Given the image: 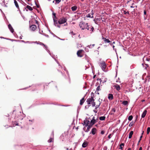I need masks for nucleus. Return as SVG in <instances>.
Listing matches in <instances>:
<instances>
[{"mask_svg": "<svg viewBox=\"0 0 150 150\" xmlns=\"http://www.w3.org/2000/svg\"><path fill=\"white\" fill-rule=\"evenodd\" d=\"M102 39L104 41L105 43H110V42H111L109 39L105 38H103Z\"/></svg>", "mask_w": 150, "mask_h": 150, "instance_id": "2eb2a0df", "label": "nucleus"}, {"mask_svg": "<svg viewBox=\"0 0 150 150\" xmlns=\"http://www.w3.org/2000/svg\"><path fill=\"white\" fill-rule=\"evenodd\" d=\"M67 18L64 17H62L60 18L58 21L59 24H62L65 23L64 25V26H67L68 23L67 22Z\"/></svg>", "mask_w": 150, "mask_h": 150, "instance_id": "f257e3e1", "label": "nucleus"}, {"mask_svg": "<svg viewBox=\"0 0 150 150\" xmlns=\"http://www.w3.org/2000/svg\"><path fill=\"white\" fill-rule=\"evenodd\" d=\"M77 8V7L76 6H72L71 8V9L72 11H74L76 10Z\"/></svg>", "mask_w": 150, "mask_h": 150, "instance_id": "a878e982", "label": "nucleus"}, {"mask_svg": "<svg viewBox=\"0 0 150 150\" xmlns=\"http://www.w3.org/2000/svg\"><path fill=\"white\" fill-rule=\"evenodd\" d=\"M142 137H143V136H141L140 137L139 140V141H138V143L137 144V145H139V143L140 142V141L142 140Z\"/></svg>", "mask_w": 150, "mask_h": 150, "instance_id": "58836bf2", "label": "nucleus"}, {"mask_svg": "<svg viewBox=\"0 0 150 150\" xmlns=\"http://www.w3.org/2000/svg\"><path fill=\"white\" fill-rule=\"evenodd\" d=\"M124 146V143H121L120 145V148H119V149H121V150H122L123 148L122 147V146Z\"/></svg>", "mask_w": 150, "mask_h": 150, "instance_id": "2f4dec72", "label": "nucleus"}, {"mask_svg": "<svg viewBox=\"0 0 150 150\" xmlns=\"http://www.w3.org/2000/svg\"><path fill=\"white\" fill-rule=\"evenodd\" d=\"M86 102L88 105L91 104L93 107H94L96 105L95 102H94V99L92 96L87 99Z\"/></svg>", "mask_w": 150, "mask_h": 150, "instance_id": "f03ea898", "label": "nucleus"}, {"mask_svg": "<svg viewBox=\"0 0 150 150\" xmlns=\"http://www.w3.org/2000/svg\"><path fill=\"white\" fill-rule=\"evenodd\" d=\"M139 150H142V148L141 147H140L139 149Z\"/></svg>", "mask_w": 150, "mask_h": 150, "instance_id": "6e6d98bb", "label": "nucleus"}, {"mask_svg": "<svg viewBox=\"0 0 150 150\" xmlns=\"http://www.w3.org/2000/svg\"><path fill=\"white\" fill-rule=\"evenodd\" d=\"M97 129L95 128H93L91 130V133H92L93 135H94L96 134V131Z\"/></svg>", "mask_w": 150, "mask_h": 150, "instance_id": "ddd939ff", "label": "nucleus"}, {"mask_svg": "<svg viewBox=\"0 0 150 150\" xmlns=\"http://www.w3.org/2000/svg\"><path fill=\"white\" fill-rule=\"evenodd\" d=\"M146 11L145 10L144 11V14L145 15L146 14Z\"/></svg>", "mask_w": 150, "mask_h": 150, "instance_id": "3c124183", "label": "nucleus"}, {"mask_svg": "<svg viewBox=\"0 0 150 150\" xmlns=\"http://www.w3.org/2000/svg\"><path fill=\"white\" fill-rule=\"evenodd\" d=\"M94 112L95 113H97V111H96V110H94Z\"/></svg>", "mask_w": 150, "mask_h": 150, "instance_id": "680f3d73", "label": "nucleus"}, {"mask_svg": "<svg viewBox=\"0 0 150 150\" xmlns=\"http://www.w3.org/2000/svg\"><path fill=\"white\" fill-rule=\"evenodd\" d=\"M96 122V120L94 119V117H93V118L92 119V120H91V121L90 122V123L89 124V125H90L92 126Z\"/></svg>", "mask_w": 150, "mask_h": 150, "instance_id": "9b49d317", "label": "nucleus"}, {"mask_svg": "<svg viewBox=\"0 0 150 150\" xmlns=\"http://www.w3.org/2000/svg\"><path fill=\"white\" fill-rule=\"evenodd\" d=\"M42 33H41L40 31L39 33H40L41 34H42L43 35H45V34H44V33H43V31L42 30Z\"/></svg>", "mask_w": 150, "mask_h": 150, "instance_id": "09e8293b", "label": "nucleus"}, {"mask_svg": "<svg viewBox=\"0 0 150 150\" xmlns=\"http://www.w3.org/2000/svg\"><path fill=\"white\" fill-rule=\"evenodd\" d=\"M133 118V116L132 115H131L129 116L128 118V119L129 121L131 120Z\"/></svg>", "mask_w": 150, "mask_h": 150, "instance_id": "e433bc0d", "label": "nucleus"}, {"mask_svg": "<svg viewBox=\"0 0 150 150\" xmlns=\"http://www.w3.org/2000/svg\"><path fill=\"white\" fill-rule=\"evenodd\" d=\"M123 13L125 14H127L128 15H129V12L128 11H125V10H123Z\"/></svg>", "mask_w": 150, "mask_h": 150, "instance_id": "c9c22d12", "label": "nucleus"}, {"mask_svg": "<svg viewBox=\"0 0 150 150\" xmlns=\"http://www.w3.org/2000/svg\"><path fill=\"white\" fill-rule=\"evenodd\" d=\"M86 17L87 18H93V16H91V14L90 13L88 14L87 15H86Z\"/></svg>", "mask_w": 150, "mask_h": 150, "instance_id": "473e14b6", "label": "nucleus"}, {"mask_svg": "<svg viewBox=\"0 0 150 150\" xmlns=\"http://www.w3.org/2000/svg\"><path fill=\"white\" fill-rule=\"evenodd\" d=\"M106 0H102V1L103 2H105Z\"/></svg>", "mask_w": 150, "mask_h": 150, "instance_id": "338daca9", "label": "nucleus"}, {"mask_svg": "<svg viewBox=\"0 0 150 150\" xmlns=\"http://www.w3.org/2000/svg\"><path fill=\"white\" fill-rule=\"evenodd\" d=\"M146 60L148 61H149L150 60V58H146Z\"/></svg>", "mask_w": 150, "mask_h": 150, "instance_id": "5fc2aeb1", "label": "nucleus"}, {"mask_svg": "<svg viewBox=\"0 0 150 150\" xmlns=\"http://www.w3.org/2000/svg\"><path fill=\"white\" fill-rule=\"evenodd\" d=\"M90 123V121L88 119H86L83 121V123H82L83 125H85L86 127Z\"/></svg>", "mask_w": 150, "mask_h": 150, "instance_id": "0eeeda50", "label": "nucleus"}, {"mask_svg": "<svg viewBox=\"0 0 150 150\" xmlns=\"http://www.w3.org/2000/svg\"><path fill=\"white\" fill-rule=\"evenodd\" d=\"M134 122L133 121H132V122H131L129 124V126L131 127L134 125Z\"/></svg>", "mask_w": 150, "mask_h": 150, "instance_id": "4c0bfd02", "label": "nucleus"}, {"mask_svg": "<svg viewBox=\"0 0 150 150\" xmlns=\"http://www.w3.org/2000/svg\"><path fill=\"white\" fill-rule=\"evenodd\" d=\"M35 23H36V24H38V21H37L36 20H35Z\"/></svg>", "mask_w": 150, "mask_h": 150, "instance_id": "4d7b16f0", "label": "nucleus"}, {"mask_svg": "<svg viewBox=\"0 0 150 150\" xmlns=\"http://www.w3.org/2000/svg\"><path fill=\"white\" fill-rule=\"evenodd\" d=\"M87 126V129L85 131V132H88L90 130V129L92 127V126L89 124V125Z\"/></svg>", "mask_w": 150, "mask_h": 150, "instance_id": "412c9836", "label": "nucleus"}, {"mask_svg": "<svg viewBox=\"0 0 150 150\" xmlns=\"http://www.w3.org/2000/svg\"><path fill=\"white\" fill-rule=\"evenodd\" d=\"M97 81H100V83H101V82L102 83H104L107 80V79L106 78H102L101 79H97Z\"/></svg>", "mask_w": 150, "mask_h": 150, "instance_id": "1a4fd4ad", "label": "nucleus"}, {"mask_svg": "<svg viewBox=\"0 0 150 150\" xmlns=\"http://www.w3.org/2000/svg\"><path fill=\"white\" fill-rule=\"evenodd\" d=\"M105 133V131L103 130L101 131L100 132V133L102 134H103Z\"/></svg>", "mask_w": 150, "mask_h": 150, "instance_id": "c03bdc74", "label": "nucleus"}, {"mask_svg": "<svg viewBox=\"0 0 150 150\" xmlns=\"http://www.w3.org/2000/svg\"><path fill=\"white\" fill-rule=\"evenodd\" d=\"M105 117L103 116H101L99 117V120H105Z\"/></svg>", "mask_w": 150, "mask_h": 150, "instance_id": "c756f323", "label": "nucleus"}, {"mask_svg": "<svg viewBox=\"0 0 150 150\" xmlns=\"http://www.w3.org/2000/svg\"><path fill=\"white\" fill-rule=\"evenodd\" d=\"M86 29L88 30L90 32V33H92L93 32L94 28L92 26L88 25V27H87Z\"/></svg>", "mask_w": 150, "mask_h": 150, "instance_id": "6e6552de", "label": "nucleus"}, {"mask_svg": "<svg viewBox=\"0 0 150 150\" xmlns=\"http://www.w3.org/2000/svg\"><path fill=\"white\" fill-rule=\"evenodd\" d=\"M147 110H145L143 112L142 115V117L144 118L145 116H146V113H147Z\"/></svg>", "mask_w": 150, "mask_h": 150, "instance_id": "a211bd4d", "label": "nucleus"}, {"mask_svg": "<svg viewBox=\"0 0 150 150\" xmlns=\"http://www.w3.org/2000/svg\"><path fill=\"white\" fill-rule=\"evenodd\" d=\"M96 76V75H95L93 76V78L94 79V78H95V77Z\"/></svg>", "mask_w": 150, "mask_h": 150, "instance_id": "69168bd1", "label": "nucleus"}, {"mask_svg": "<svg viewBox=\"0 0 150 150\" xmlns=\"http://www.w3.org/2000/svg\"><path fill=\"white\" fill-rule=\"evenodd\" d=\"M54 0L56 1V3H57V4H59L61 1V0Z\"/></svg>", "mask_w": 150, "mask_h": 150, "instance_id": "37998d69", "label": "nucleus"}, {"mask_svg": "<svg viewBox=\"0 0 150 150\" xmlns=\"http://www.w3.org/2000/svg\"><path fill=\"white\" fill-rule=\"evenodd\" d=\"M37 28L36 26L34 25H33L30 26V30L33 31H35L36 29Z\"/></svg>", "mask_w": 150, "mask_h": 150, "instance_id": "9d476101", "label": "nucleus"}, {"mask_svg": "<svg viewBox=\"0 0 150 150\" xmlns=\"http://www.w3.org/2000/svg\"><path fill=\"white\" fill-rule=\"evenodd\" d=\"M37 43L38 44H39L40 45L43 46L45 47V48L46 49L47 48V47L46 45H45L43 43H42L41 42H40L39 43Z\"/></svg>", "mask_w": 150, "mask_h": 150, "instance_id": "cd10ccee", "label": "nucleus"}, {"mask_svg": "<svg viewBox=\"0 0 150 150\" xmlns=\"http://www.w3.org/2000/svg\"><path fill=\"white\" fill-rule=\"evenodd\" d=\"M37 5V7H38V8H39V5Z\"/></svg>", "mask_w": 150, "mask_h": 150, "instance_id": "0e129e2a", "label": "nucleus"}, {"mask_svg": "<svg viewBox=\"0 0 150 150\" xmlns=\"http://www.w3.org/2000/svg\"><path fill=\"white\" fill-rule=\"evenodd\" d=\"M8 26L11 32L12 33H13L14 32V30L11 25L10 24H9Z\"/></svg>", "mask_w": 150, "mask_h": 150, "instance_id": "4468645a", "label": "nucleus"}, {"mask_svg": "<svg viewBox=\"0 0 150 150\" xmlns=\"http://www.w3.org/2000/svg\"><path fill=\"white\" fill-rule=\"evenodd\" d=\"M127 150H131V149L130 148H129Z\"/></svg>", "mask_w": 150, "mask_h": 150, "instance_id": "774afa93", "label": "nucleus"}, {"mask_svg": "<svg viewBox=\"0 0 150 150\" xmlns=\"http://www.w3.org/2000/svg\"><path fill=\"white\" fill-rule=\"evenodd\" d=\"M111 111L112 112L111 114H113L115 112V108H112Z\"/></svg>", "mask_w": 150, "mask_h": 150, "instance_id": "72a5a7b5", "label": "nucleus"}, {"mask_svg": "<svg viewBox=\"0 0 150 150\" xmlns=\"http://www.w3.org/2000/svg\"><path fill=\"white\" fill-rule=\"evenodd\" d=\"M133 131H131L129 134V139H130L132 138V135H133Z\"/></svg>", "mask_w": 150, "mask_h": 150, "instance_id": "bb28decb", "label": "nucleus"}, {"mask_svg": "<svg viewBox=\"0 0 150 150\" xmlns=\"http://www.w3.org/2000/svg\"><path fill=\"white\" fill-rule=\"evenodd\" d=\"M115 43V41H114L112 43H111V42H110V44L112 46V44H114Z\"/></svg>", "mask_w": 150, "mask_h": 150, "instance_id": "de8ad7c7", "label": "nucleus"}, {"mask_svg": "<svg viewBox=\"0 0 150 150\" xmlns=\"http://www.w3.org/2000/svg\"><path fill=\"white\" fill-rule=\"evenodd\" d=\"M100 66L102 70L104 71H105L106 67L105 62H102L101 63H100Z\"/></svg>", "mask_w": 150, "mask_h": 150, "instance_id": "423d86ee", "label": "nucleus"}, {"mask_svg": "<svg viewBox=\"0 0 150 150\" xmlns=\"http://www.w3.org/2000/svg\"><path fill=\"white\" fill-rule=\"evenodd\" d=\"M122 103L125 105H127L128 104V102L127 101L125 100L123 101Z\"/></svg>", "mask_w": 150, "mask_h": 150, "instance_id": "7c9ffc66", "label": "nucleus"}, {"mask_svg": "<svg viewBox=\"0 0 150 150\" xmlns=\"http://www.w3.org/2000/svg\"><path fill=\"white\" fill-rule=\"evenodd\" d=\"M108 98L109 100H112L113 99V95L112 94H109L108 95Z\"/></svg>", "mask_w": 150, "mask_h": 150, "instance_id": "f3484780", "label": "nucleus"}, {"mask_svg": "<svg viewBox=\"0 0 150 150\" xmlns=\"http://www.w3.org/2000/svg\"><path fill=\"white\" fill-rule=\"evenodd\" d=\"M95 45L94 44L93 45H89V48H91L93 47Z\"/></svg>", "mask_w": 150, "mask_h": 150, "instance_id": "ea45409f", "label": "nucleus"}, {"mask_svg": "<svg viewBox=\"0 0 150 150\" xmlns=\"http://www.w3.org/2000/svg\"><path fill=\"white\" fill-rule=\"evenodd\" d=\"M71 34H72L73 35H75V34L73 33V32L72 31L70 32Z\"/></svg>", "mask_w": 150, "mask_h": 150, "instance_id": "864d4df0", "label": "nucleus"}, {"mask_svg": "<svg viewBox=\"0 0 150 150\" xmlns=\"http://www.w3.org/2000/svg\"><path fill=\"white\" fill-rule=\"evenodd\" d=\"M150 131V127H148L147 129L146 133L147 134H149Z\"/></svg>", "mask_w": 150, "mask_h": 150, "instance_id": "f704fd0d", "label": "nucleus"}, {"mask_svg": "<svg viewBox=\"0 0 150 150\" xmlns=\"http://www.w3.org/2000/svg\"><path fill=\"white\" fill-rule=\"evenodd\" d=\"M144 131H143L142 132V133L141 134V136H143V134H144Z\"/></svg>", "mask_w": 150, "mask_h": 150, "instance_id": "13d9d810", "label": "nucleus"}, {"mask_svg": "<svg viewBox=\"0 0 150 150\" xmlns=\"http://www.w3.org/2000/svg\"><path fill=\"white\" fill-rule=\"evenodd\" d=\"M98 103L97 104L96 106L95 109H96L98 108L100 105L101 103V102L99 100H98Z\"/></svg>", "mask_w": 150, "mask_h": 150, "instance_id": "6ab92c4d", "label": "nucleus"}, {"mask_svg": "<svg viewBox=\"0 0 150 150\" xmlns=\"http://www.w3.org/2000/svg\"><path fill=\"white\" fill-rule=\"evenodd\" d=\"M88 144V142L87 141H84L82 144V146L83 148H85L87 147Z\"/></svg>", "mask_w": 150, "mask_h": 150, "instance_id": "f8f14e48", "label": "nucleus"}, {"mask_svg": "<svg viewBox=\"0 0 150 150\" xmlns=\"http://www.w3.org/2000/svg\"><path fill=\"white\" fill-rule=\"evenodd\" d=\"M87 23H86L84 22H81L79 24V26L82 30L86 29L87 27H88Z\"/></svg>", "mask_w": 150, "mask_h": 150, "instance_id": "7ed1b4c3", "label": "nucleus"}, {"mask_svg": "<svg viewBox=\"0 0 150 150\" xmlns=\"http://www.w3.org/2000/svg\"><path fill=\"white\" fill-rule=\"evenodd\" d=\"M114 87L118 91H119L120 90V86L118 84H116V85H115Z\"/></svg>", "mask_w": 150, "mask_h": 150, "instance_id": "dca6fc26", "label": "nucleus"}, {"mask_svg": "<svg viewBox=\"0 0 150 150\" xmlns=\"http://www.w3.org/2000/svg\"><path fill=\"white\" fill-rule=\"evenodd\" d=\"M85 101L84 98H83L80 100V104L81 105L83 104Z\"/></svg>", "mask_w": 150, "mask_h": 150, "instance_id": "4be33fe9", "label": "nucleus"}, {"mask_svg": "<svg viewBox=\"0 0 150 150\" xmlns=\"http://www.w3.org/2000/svg\"><path fill=\"white\" fill-rule=\"evenodd\" d=\"M52 141V138H50L48 140V142L49 143L51 142Z\"/></svg>", "mask_w": 150, "mask_h": 150, "instance_id": "79ce46f5", "label": "nucleus"}, {"mask_svg": "<svg viewBox=\"0 0 150 150\" xmlns=\"http://www.w3.org/2000/svg\"><path fill=\"white\" fill-rule=\"evenodd\" d=\"M25 43H31V42L29 41H27V42H25Z\"/></svg>", "mask_w": 150, "mask_h": 150, "instance_id": "603ef678", "label": "nucleus"}, {"mask_svg": "<svg viewBox=\"0 0 150 150\" xmlns=\"http://www.w3.org/2000/svg\"><path fill=\"white\" fill-rule=\"evenodd\" d=\"M53 18L55 25L59 28H60V26L59 24L57 18L56 17V16H55Z\"/></svg>", "mask_w": 150, "mask_h": 150, "instance_id": "20e7f679", "label": "nucleus"}, {"mask_svg": "<svg viewBox=\"0 0 150 150\" xmlns=\"http://www.w3.org/2000/svg\"><path fill=\"white\" fill-rule=\"evenodd\" d=\"M66 149V150H69V149L67 148V147H64Z\"/></svg>", "mask_w": 150, "mask_h": 150, "instance_id": "052dcab7", "label": "nucleus"}, {"mask_svg": "<svg viewBox=\"0 0 150 150\" xmlns=\"http://www.w3.org/2000/svg\"><path fill=\"white\" fill-rule=\"evenodd\" d=\"M101 89L100 88V86H98L96 88V91H99Z\"/></svg>", "mask_w": 150, "mask_h": 150, "instance_id": "a19ab883", "label": "nucleus"}, {"mask_svg": "<svg viewBox=\"0 0 150 150\" xmlns=\"http://www.w3.org/2000/svg\"><path fill=\"white\" fill-rule=\"evenodd\" d=\"M14 3L16 7L18 9H19V7L18 5L17 2L16 0H14Z\"/></svg>", "mask_w": 150, "mask_h": 150, "instance_id": "393cba45", "label": "nucleus"}, {"mask_svg": "<svg viewBox=\"0 0 150 150\" xmlns=\"http://www.w3.org/2000/svg\"><path fill=\"white\" fill-rule=\"evenodd\" d=\"M83 52V50H79L77 51V54L78 56L80 57H82L83 56V54L82 53Z\"/></svg>", "mask_w": 150, "mask_h": 150, "instance_id": "39448f33", "label": "nucleus"}, {"mask_svg": "<svg viewBox=\"0 0 150 150\" xmlns=\"http://www.w3.org/2000/svg\"><path fill=\"white\" fill-rule=\"evenodd\" d=\"M142 65L144 67V68L146 70L147 69V68H148V69L149 68V66L148 64H145V66H144V64L142 63Z\"/></svg>", "mask_w": 150, "mask_h": 150, "instance_id": "b1692460", "label": "nucleus"}, {"mask_svg": "<svg viewBox=\"0 0 150 150\" xmlns=\"http://www.w3.org/2000/svg\"><path fill=\"white\" fill-rule=\"evenodd\" d=\"M134 7L133 6H130V8H133Z\"/></svg>", "mask_w": 150, "mask_h": 150, "instance_id": "e2e57ef3", "label": "nucleus"}, {"mask_svg": "<svg viewBox=\"0 0 150 150\" xmlns=\"http://www.w3.org/2000/svg\"><path fill=\"white\" fill-rule=\"evenodd\" d=\"M29 121H31L32 122H34V119H33L32 120H29Z\"/></svg>", "mask_w": 150, "mask_h": 150, "instance_id": "49530a36", "label": "nucleus"}, {"mask_svg": "<svg viewBox=\"0 0 150 150\" xmlns=\"http://www.w3.org/2000/svg\"><path fill=\"white\" fill-rule=\"evenodd\" d=\"M53 15L54 16V17L56 16V14L55 13H53Z\"/></svg>", "mask_w": 150, "mask_h": 150, "instance_id": "bf43d9fd", "label": "nucleus"}, {"mask_svg": "<svg viewBox=\"0 0 150 150\" xmlns=\"http://www.w3.org/2000/svg\"><path fill=\"white\" fill-rule=\"evenodd\" d=\"M90 106V105H86L85 106V108L86 109H88V108Z\"/></svg>", "mask_w": 150, "mask_h": 150, "instance_id": "a18cd8bd", "label": "nucleus"}, {"mask_svg": "<svg viewBox=\"0 0 150 150\" xmlns=\"http://www.w3.org/2000/svg\"><path fill=\"white\" fill-rule=\"evenodd\" d=\"M12 124L13 127H15L16 126L18 125V124L16 121H12Z\"/></svg>", "mask_w": 150, "mask_h": 150, "instance_id": "5701e85b", "label": "nucleus"}, {"mask_svg": "<svg viewBox=\"0 0 150 150\" xmlns=\"http://www.w3.org/2000/svg\"><path fill=\"white\" fill-rule=\"evenodd\" d=\"M26 8L28 9L30 11H32L33 10V9L32 8V7H31L30 6L27 5L26 6Z\"/></svg>", "mask_w": 150, "mask_h": 150, "instance_id": "c85d7f7f", "label": "nucleus"}, {"mask_svg": "<svg viewBox=\"0 0 150 150\" xmlns=\"http://www.w3.org/2000/svg\"><path fill=\"white\" fill-rule=\"evenodd\" d=\"M0 4L2 6L5 5V0H0Z\"/></svg>", "mask_w": 150, "mask_h": 150, "instance_id": "aec40b11", "label": "nucleus"}, {"mask_svg": "<svg viewBox=\"0 0 150 150\" xmlns=\"http://www.w3.org/2000/svg\"><path fill=\"white\" fill-rule=\"evenodd\" d=\"M111 134H110L108 136V138L109 139H110L111 137Z\"/></svg>", "mask_w": 150, "mask_h": 150, "instance_id": "8fccbe9b", "label": "nucleus"}]
</instances>
